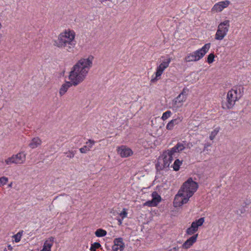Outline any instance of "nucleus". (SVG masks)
<instances>
[{
  "mask_svg": "<svg viewBox=\"0 0 251 251\" xmlns=\"http://www.w3.org/2000/svg\"><path fill=\"white\" fill-rule=\"evenodd\" d=\"M93 58L92 55L87 58H81L73 67L69 73V79L70 81H66L59 90L61 96L64 95L72 85L75 86L84 80L89 70L92 66Z\"/></svg>",
  "mask_w": 251,
  "mask_h": 251,
  "instance_id": "obj_1",
  "label": "nucleus"
},
{
  "mask_svg": "<svg viewBox=\"0 0 251 251\" xmlns=\"http://www.w3.org/2000/svg\"><path fill=\"white\" fill-rule=\"evenodd\" d=\"M229 27V21L225 20L221 22L218 26L215 39L217 40H222L226 35Z\"/></svg>",
  "mask_w": 251,
  "mask_h": 251,
  "instance_id": "obj_2",
  "label": "nucleus"
},
{
  "mask_svg": "<svg viewBox=\"0 0 251 251\" xmlns=\"http://www.w3.org/2000/svg\"><path fill=\"white\" fill-rule=\"evenodd\" d=\"M198 183L194 181L192 177H189L181 185V190L185 189L187 194L191 193L193 195L198 190Z\"/></svg>",
  "mask_w": 251,
  "mask_h": 251,
  "instance_id": "obj_3",
  "label": "nucleus"
},
{
  "mask_svg": "<svg viewBox=\"0 0 251 251\" xmlns=\"http://www.w3.org/2000/svg\"><path fill=\"white\" fill-rule=\"evenodd\" d=\"M238 89L237 88L235 89H232L229 91L227 94V102L226 103V108L228 109L233 107L235 104L236 101L239 99V97L237 95Z\"/></svg>",
  "mask_w": 251,
  "mask_h": 251,
  "instance_id": "obj_4",
  "label": "nucleus"
},
{
  "mask_svg": "<svg viewBox=\"0 0 251 251\" xmlns=\"http://www.w3.org/2000/svg\"><path fill=\"white\" fill-rule=\"evenodd\" d=\"M211 46V43H208L205 44L202 48L201 49L193 52L194 54V58L195 60H197L198 61L200 60L201 59L205 54L208 52Z\"/></svg>",
  "mask_w": 251,
  "mask_h": 251,
  "instance_id": "obj_5",
  "label": "nucleus"
},
{
  "mask_svg": "<svg viewBox=\"0 0 251 251\" xmlns=\"http://www.w3.org/2000/svg\"><path fill=\"white\" fill-rule=\"evenodd\" d=\"M117 152L121 157H128L133 154L132 150L126 146L122 145L117 148Z\"/></svg>",
  "mask_w": 251,
  "mask_h": 251,
  "instance_id": "obj_6",
  "label": "nucleus"
},
{
  "mask_svg": "<svg viewBox=\"0 0 251 251\" xmlns=\"http://www.w3.org/2000/svg\"><path fill=\"white\" fill-rule=\"evenodd\" d=\"M171 60V59L169 58L166 61H163L158 66H157L155 73V75H157V77L161 76L164 70L168 67Z\"/></svg>",
  "mask_w": 251,
  "mask_h": 251,
  "instance_id": "obj_7",
  "label": "nucleus"
},
{
  "mask_svg": "<svg viewBox=\"0 0 251 251\" xmlns=\"http://www.w3.org/2000/svg\"><path fill=\"white\" fill-rule=\"evenodd\" d=\"M198 237V233L189 237L182 244V248L184 249H188L190 248L197 241Z\"/></svg>",
  "mask_w": 251,
  "mask_h": 251,
  "instance_id": "obj_8",
  "label": "nucleus"
},
{
  "mask_svg": "<svg viewBox=\"0 0 251 251\" xmlns=\"http://www.w3.org/2000/svg\"><path fill=\"white\" fill-rule=\"evenodd\" d=\"M68 41L66 40V37L64 36V33H61L59 37L58 41H55L53 45L59 48L62 47L63 46H66V45L69 44Z\"/></svg>",
  "mask_w": 251,
  "mask_h": 251,
  "instance_id": "obj_9",
  "label": "nucleus"
},
{
  "mask_svg": "<svg viewBox=\"0 0 251 251\" xmlns=\"http://www.w3.org/2000/svg\"><path fill=\"white\" fill-rule=\"evenodd\" d=\"M183 142L184 143V144L178 142L173 148L166 151L174 155L175 153L180 152L185 148L184 145L186 144V141H183Z\"/></svg>",
  "mask_w": 251,
  "mask_h": 251,
  "instance_id": "obj_10",
  "label": "nucleus"
},
{
  "mask_svg": "<svg viewBox=\"0 0 251 251\" xmlns=\"http://www.w3.org/2000/svg\"><path fill=\"white\" fill-rule=\"evenodd\" d=\"M63 33L64 36L66 37L67 40L69 41V45L74 47L76 44V42L75 41V32L73 31L69 30L68 32L65 31Z\"/></svg>",
  "mask_w": 251,
  "mask_h": 251,
  "instance_id": "obj_11",
  "label": "nucleus"
},
{
  "mask_svg": "<svg viewBox=\"0 0 251 251\" xmlns=\"http://www.w3.org/2000/svg\"><path fill=\"white\" fill-rule=\"evenodd\" d=\"M230 3V2L227 0L220 1L217 3H216L214 5L213 10H215L216 11L220 12L222 11L225 8L227 7Z\"/></svg>",
  "mask_w": 251,
  "mask_h": 251,
  "instance_id": "obj_12",
  "label": "nucleus"
},
{
  "mask_svg": "<svg viewBox=\"0 0 251 251\" xmlns=\"http://www.w3.org/2000/svg\"><path fill=\"white\" fill-rule=\"evenodd\" d=\"M186 97H181L178 95L173 100V106L176 109L179 108L182 106V102L185 101Z\"/></svg>",
  "mask_w": 251,
  "mask_h": 251,
  "instance_id": "obj_13",
  "label": "nucleus"
},
{
  "mask_svg": "<svg viewBox=\"0 0 251 251\" xmlns=\"http://www.w3.org/2000/svg\"><path fill=\"white\" fill-rule=\"evenodd\" d=\"M182 117H177L176 118L171 120L166 126L167 129L172 130L175 125H178L182 122Z\"/></svg>",
  "mask_w": 251,
  "mask_h": 251,
  "instance_id": "obj_14",
  "label": "nucleus"
},
{
  "mask_svg": "<svg viewBox=\"0 0 251 251\" xmlns=\"http://www.w3.org/2000/svg\"><path fill=\"white\" fill-rule=\"evenodd\" d=\"M13 157L14 158L15 163L21 164L25 159V154L24 152H21L16 155H13Z\"/></svg>",
  "mask_w": 251,
  "mask_h": 251,
  "instance_id": "obj_15",
  "label": "nucleus"
},
{
  "mask_svg": "<svg viewBox=\"0 0 251 251\" xmlns=\"http://www.w3.org/2000/svg\"><path fill=\"white\" fill-rule=\"evenodd\" d=\"M95 143L94 140L89 139L88 141L86 142L87 145L83 146L79 149L80 152L82 153H85L87 151H90Z\"/></svg>",
  "mask_w": 251,
  "mask_h": 251,
  "instance_id": "obj_16",
  "label": "nucleus"
},
{
  "mask_svg": "<svg viewBox=\"0 0 251 251\" xmlns=\"http://www.w3.org/2000/svg\"><path fill=\"white\" fill-rule=\"evenodd\" d=\"M205 218L201 217L198 220L193 221L191 224V226L193 227L197 231L198 230L199 227L201 226L204 222Z\"/></svg>",
  "mask_w": 251,
  "mask_h": 251,
  "instance_id": "obj_17",
  "label": "nucleus"
},
{
  "mask_svg": "<svg viewBox=\"0 0 251 251\" xmlns=\"http://www.w3.org/2000/svg\"><path fill=\"white\" fill-rule=\"evenodd\" d=\"M54 238L53 237H50L49 238L48 240H46L43 246V249H45L46 250L51 251V248L53 245V242H54Z\"/></svg>",
  "mask_w": 251,
  "mask_h": 251,
  "instance_id": "obj_18",
  "label": "nucleus"
},
{
  "mask_svg": "<svg viewBox=\"0 0 251 251\" xmlns=\"http://www.w3.org/2000/svg\"><path fill=\"white\" fill-rule=\"evenodd\" d=\"M114 245L118 247H120L121 251H123L125 245L122 237L116 238L114 239Z\"/></svg>",
  "mask_w": 251,
  "mask_h": 251,
  "instance_id": "obj_19",
  "label": "nucleus"
},
{
  "mask_svg": "<svg viewBox=\"0 0 251 251\" xmlns=\"http://www.w3.org/2000/svg\"><path fill=\"white\" fill-rule=\"evenodd\" d=\"M165 153L166 152H163V153L158 157V160L162 159L163 161V164L162 166L164 167V169L165 168H168L170 166V163H169V161L167 160V156Z\"/></svg>",
  "mask_w": 251,
  "mask_h": 251,
  "instance_id": "obj_20",
  "label": "nucleus"
},
{
  "mask_svg": "<svg viewBox=\"0 0 251 251\" xmlns=\"http://www.w3.org/2000/svg\"><path fill=\"white\" fill-rule=\"evenodd\" d=\"M192 196H193V195L191 193H190V194H187L186 193V195L184 197H183L181 198V202H178L179 203L177 205V206L180 207L183 204L187 203L188 201L189 200L190 198L192 197Z\"/></svg>",
  "mask_w": 251,
  "mask_h": 251,
  "instance_id": "obj_21",
  "label": "nucleus"
},
{
  "mask_svg": "<svg viewBox=\"0 0 251 251\" xmlns=\"http://www.w3.org/2000/svg\"><path fill=\"white\" fill-rule=\"evenodd\" d=\"M182 164V160L180 161L179 159L175 160L174 164L171 166L175 171H178L180 169V166Z\"/></svg>",
  "mask_w": 251,
  "mask_h": 251,
  "instance_id": "obj_22",
  "label": "nucleus"
},
{
  "mask_svg": "<svg viewBox=\"0 0 251 251\" xmlns=\"http://www.w3.org/2000/svg\"><path fill=\"white\" fill-rule=\"evenodd\" d=\"M41 141L38 138H33L29 143V146L30 148L34 149L37 148L41 144Z\"/></svg>",
  "mask_w": 251,
  "mask_h": 251,
  "instance_id": "obj_23",
  "label": "nucleus"
},
{
  "mask_svg": "<svg viewBox=\"0 0 251 251\" xmlns=\"http://www.w3.org/2000/svg\"><path fill=\"white\" fill-rule=\"evenodd\" d=\"M152 200L158 204L161 201V196L156 191H153L151 194Z\"/></svg>",
  "mask_w": 251,
  "mask_h": 251,
  "instance_id": "obj_24",
  "label": "nucleus"
},
{
  "mask_svg": "<svg viewBox=\"0 0 251 251\" xmlns=\"http://www.w3.org/2000/svg\"><path fill=\"white\" fill-rule=\"evenodd\" d=\"M95 234L98 237H102L105 236L107 234V231L105 230L100 228L96 230Z\"/></svg>",
  "mask_w": 251,
  "mask_h": 251,
  "instance_id": "obj_25",
  "label": "nucleus"
},
{
  "mask_svg": "<svg viewBox=\"0 0 251 251\" xmlns=\"http://www.w3.org/2000/svg\"><path fill=\"white\" fill-rule=\"evenodd\" d=\"M194 54L193 52L190 53L188 54L185 57V60L186 62H191V61H198L197 60H195L194 58Z\"/></svg>",
  "mask_w": 251,
  "mask_h": 251,
  "instance_id": "obj_26",
  "label": "nucleus"
},
{
  "mask_svg": "<svg viewBox=\"0 0 251 251\" xmlns=\"http://www.w3.org/2000/svg\"><path fill=\"white\" fill-rule=\"evenodd\" d=\"M23 233V230H21L19 231L17 234L13 236V238L14 239V241L15 242L18 243L21 240Z\"/></svg>",
  "mask_w": 251,
  "mask_h": 251,
  "instance_id": "obj_27",
  "label": "nucleus"
},
{
  "mask_svg": "<svg viewBox=\"0 0 251 251\" xmlns=\"http://www.w3.org/2000/svg\"><path fill=\"white\" fill-rule=\"evenodd\" d=\"M215 57V55L214 52L210 53L207 57V60L206 61L209 64H212L215 61L214 58Z\"/></svg>",
  "mask_w": 251,
  "mask_h": 251,
  "instance_id": "obj_28",
  "label": "nucleus"
},
{
  "mask_svg": "<svg viewBox=\"0 0 251 251\" xmlns=\"http://www.w3.org/2000/svg\"><path fill=\"white\" fill-rule=\"evenodd\" d=\"M101 247L99 242H95L91 244L90 250V251H96V250Z\"/></svg>",
  "mask_w": 251,
  "mask_h": 251,
  "instance_id": "obj_29",
  "label": "nucleus"
},
{
  "mask_svg": "<svg viewBox=\"0 0 251 251\" xmlns=\"http://www.w3.org/2000/svg\"><path fill=\"white\" fill-rule=\"evenodd\" d=\"M158 204L153 200H149L146 201L144 204V206H148L149 207L156 206Z\"/></svg>",
  "mask_w": 251,
  "mask_h": 251,
  "instance_id": "obj_30",
  "label": "nucleus"
},
{
  "mask_svg": "<svg viewBox=\"0 0 251 251\" xmlns=\"http://www.w3.org/2000/svg\"><path fill=\"white\" fill-rule=\"evenodd\" d=\"M196 232L197 230L193 227H192L191 225L186 229V234L189 235H194Z\"/></svg>",
  "mask_w": 251,
  "mask_h": 251,
  "instance_id": "obj_31",
  "label": "nucleus"
},
{
  "mask_svg": "<svg viewBox=\"0 0 251 251\" xmlns=\"http://www.w3.org/2000/svg\"><path fill=\"white\" fill-rule=\"evenodd\" d=\"M172 115V112L170 110H167L163 113L161 119L163 121L167 120Z\"/></svg>",
  "mask_w": 251,
  "mask_h": 251,
  "instance_id": "obj_32",
  "label": "nucleus"
},
{
  "mask_svg": "<svg viewBox=\"0 0 251 251\" xmlns=\"http://www.w3.org/2000/svg\"><path fill=\"white\" fill-rule=\"evenodd\" d=\"M163 152H166V154L167 156V160L169 161V163H171L172 161L173 160V155L174 154H172L171 153L168 152L167 151H165Z\"/></svg>",
  "mask_w": 251,
  "mask_h": 251,
  "instance_id": "obj_33",
  "label": "nucleus"
},
{
  "mask_svg": "<svg viewBox=\"0 0 251 251\" xmlns=\"http://www.w3.org/2000/svg\"><path fill=\"white\" fill-rule=\"evenodd\" d=\"M219 131V128H216L213 131H212L209 136V138L211 140L214 139L217 133Z\"/></svg>",
  "mask_w": 251,
  "mask_h": 251,
  "instance_id": "obj_34",
  "label": "nucleus"
},
{
  "mask_svg": "<svg viewBox=\"0 0 251 251\" xmlns=\"http://www.w3.org/2000/svg\"><path fill=\"white\" fill-rule=\"evenodd\" d=\"M8 179L5 176L0 177V187L6 184L8 182Z\"/></svg>",
  "mask_w": 251,
  "mask_h": 251,
  "instance_id": "obj_35",
  "label": "nucleus"
},
{
  "mask_svg": "<svg viewBox=\"0 0 251 251\" xmlns=\"http://www.w3.org/2000/svg\"><path fill=\"white\" fill-rule=\"evenodd\" d=\"M158 159L157 163L155 164V169L157 172H159L160 171L163 170L164 169V167L162 165H160L161 163Z\"/></svg>",
  "mask_w": 251,
  "mask_h": 251,
  "instance_id": "obj_36",
  "label": "nucleus"
},
{
  "mask_svg": "<svg viewBox=\"0 0 251 251\" xmlns=\"http://www.w3.org/2000/svg\"><path fill=\"white\" fill-rule=\"evenodd\" d=\"M178 202H181V198L179 197L178 196H175L174 201V205L175 207H179L178 206H177V205L179 203Z\"/></svg>",
  "mask_w": 251,
  "mask_h": 251,
  "instance_id": "obj_37",
  "label": "nucleus"
},
{
  "mask_svg": "<svg viewBox=\"0 0 251 251\" xmlns=\"http://www.w3.org/2000/svg\"><path fill=\"white\" fill-rule=\"evenodd\" d=\"M127 212L126 208H123V210L120 213V216L122 217V219L126 218L127 216Z\"/></svg>",
  "mask_w": 251,
  "mask_h": 251,
  "instance_id": "obj_38",
  "label": "nucleus"
},
{
  "mask_svg": "<svg viewBox=\"0 0 251 251\" xmlns=\"http://www.w3.org/2000/svg\"><path fill=\"white\" fill-rule=\"evenodd\" d=\"M238 89L237 95L238 97H239V99L242 96L243 94V90L244 88L242 86H239V87H237Z\"/></svg>",
  "mask_w": 251,
  "mask_h": 251,
  "instance_id": "obj_39",
  "label": "nucleus"
},
{
  "mask_svg": "<svg viewBox=\"0 0 251 251\" xmlns=\"http://www.w3.org/2000/svg\"><path fill=\"white\" fill-rule=\"evenodd\" d=\"M184 192H186V190H185V189H183V190H181V187L177 194L176 196H178L179 197L181 198L185 196L184 194Z\"/></svg>",
  "mask_w": 251,
  "mask_h": 251,
  "instance_id": "obj_40",
  "label": "nucleus"
},
{
  "mask_svg": "<svg viewBox=\"0 0 251 251\" xmlns=\"http://www.w3.org/2000/svg\"><path fill=\"white\" fill-rule=\"evenodd\" d=\"M188 91H189L188 89H187L186 88H184L182 90V92L179 94V95H180L181 97H183V96L186 97V96L188 94Z\"/></svg>",
  "mask_w": 251,
  "mask_h": 251,
  "instance_id": "obj_41",
  "label": "nucleus"
},
{
  "mask_svg": "<svg viewBox=\"0 0 251 251\" xmlns=\"http://www.w3.org/2000/svg\"><path fill=\"white\" fill-rule=\"evenodd\" d=\"M245 208H246V207H244L242 205V207L237 211V214L241 215V214L245 213L246 211Z\"/></svg>",
  "mask_w": 251,
  "mask_h": 251,
  "instance_id": "obj_42",
  "label": "nucleus"
},
{
  "mask_svg": "<svg viewBox=\"0 0 251 251\" xmlns=\"http://www.w3.org/2000/svg\"><path fill=\"white\" fill-rule=\"evenodd\" d=\"M5 162L8 165L11 163H15L14 158L13 157V156L11 157H9L6 160H5Z\"/></svg>",
  "mask_w": 251,
  "mask_h": 251,
  "instance_id": "obj_43",
  "label": "nucleus"
},
{
  "mask_svg": "<svg viewBox=\"0 0 251 251\" xmlns=\"http://www.w3.org/2000/svg\"><path fill=\"white\" fill-rule=\"evenodd\" d=\"M251 203V200L250 199H246L244 202L243 203L242 205L244 207H248V206Z\"/></svg>",
  "mask_w": 251,
  "mask_h": 251,
  "instance_id": "obj_44",
  "label": "nucleus"
},
{
  "mask_svg": "<svg viewBox=\"0 0 251 251\" xmlns=\"http://www.w3.org/2000/svg\"><path fill=\"white\" fill-rule=\"evenodd\" d=\"M66 154H67L66 156L68 158H73L75 155V153L74 151H69L68 152H66Z\"/></svg>",
  "mask_w": 251,
  "mask_h": 251,
  "instance_id": "obj_45",
  "label": "nucleus"
},
{
  "mask_svg": "<svg viewBox=\"0 0 251 251\" xmlns=\"http://www.w3.org/2000/svg\"><path fill=\"white\" fill-rule=\"evenodd\" d=\"M121 251L120 247H118L117 246H115V245H113L112 246V251Z\"/></svg>",
  "mask_w": 251,
  "mask_h": 251,
  "instance_id": "obj_46",
  "label": "nucleus"
},
{
  "mask_svg": "<svg viewBox=\"0 0 251 251\" xmlns=\"http://www.w3.org/2000/svg\"><path fill=\"white\" fill-rule=\"evenodd\" d=\"M159 77H157V75H155V77L151 78V83H155V82H156L157 81V80L158 79Z\"/></svg>",
  "mask_w": 251,
  "mask_h": 251,
  "instance_id": "obj_47",
  "label": "nucleus"
},
{
  "mask_svg": "<svg viewBox=\"0 0 251 251\" xmlns=\"http://www.w3.org/2000/svg\"><path fill=\"white\" fill-rule=\"evenodd\" d=\"M179 249V248L178 247V246H176L174 248H172V249L175 251H178V249Z\"/></svg>",
  "mask_w": 251,
  "mask_h": 251,
  "instance_id": "obj_48",
  "label": "nucleus"
},
{
  "mask_svg": "<svg viewBox=\"0 0 251 251\" xmlns=\"http://www.w3.org/2000/svg\"><path fill=\"white\" fill-rule=\"evenodd\" d=\"M123 220V219H122V218L121 219H118V225H122Z\"/></svg>",
  "mask_w": 251,
  "mask_h": 251,
  "instance_id": "obj_49",
  "label": "nucleus"
},
{
  "mask_svg": "<svg viewBox=\"0 0 251 251\" xmlns=\"http://www.w3.org/2000/svg\"><path fill=\"white\" fill-rule=\"evenodd\" d=\"M7 248H8V250H9L10 251H12L13 249L12 247L10 245H8L7 246Z\"/></svg>",
  "mask_w": 251,
  "mask_h": 251,
  "instance_id": "obj_50",
  "label": "nucleus"
},
{
  "mask_svg": "<svg viewBox=\"0 0 251 251\" xmlns=\"http://www.w3.org/2000/svg\"><path fill=\"white\" fill-rule=\"evenodd\" d=\"M67 47V50L68 51H70V49H71L72 47L71 46H66Z\"/></svg>",
  "mask_w": 251,
  "mask_h": 251,
  "instance_id": "obj_51",
  "label": "nucleus"
},
{
  "mask_svg": "<svg viewBox=\"0 0 251 251\" xmlns=\"http://www.w3.org/2000/svg\"><path fill=\"white\" fill-rule=\"evenodd\" d=\"M105 248H106V249L107 250H110V247L109 246H108L106 244H105Z\"/></svg>",
  "mask_w": 251,
  "mask_h": 251,
  "instance_id": "obj_52",
  "label": "nucleus"
},
{
  "mask_svg": "<svg viewBox=\"0 0 251 251\" xmlns=\"http://www.w3.org/2000/svg\"><path fill=\"white\" fill-rule=\"evenodd\" d=\"M12 183H11V184H9V186L11 187Z\"/></svg>",
  "mask_w": 251,
  "mask_h": 251,
  "instance_id": "obj_53",
  "label": "nucleus"
},
{
  "mask_svg": "<svg viewBox=\"0 0 251 251\" xmlns=\"http://www.w3.org/2000/svg\"><path fill=\"white\" fill-rule=\"evenodd\" d=\"M7 251L6 249V248H5V249H4V251Z\"/></svg>",
  "mask_w": 251,
  "mask_h": 251,
  "instance_id": "obj_54",
  "label": "nucleus"
}]
</instances>
